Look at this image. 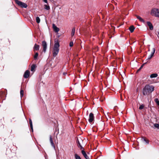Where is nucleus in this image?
Instances as JSON below:
<instances>
[{
  "label": "nucleus",
  "mask_w": 159,
  "mask_h": 159,
  "mask_svg": "<svg viewBox=\"0 0 159 159\" xmlns=\"http://www.w3.org/2000/svg\"><path fill=\"white\" fill-rule=\"evenodd\" d=\"M154 87L152 85H146L143 89L142 92L143 95H149L154 91Z\"/></svg>",
  "instance_id": "1"
},
{
  "label": "nucleus",
  "mask_w": 159,
  "mask_h": 159,
  "mask_svg": "<svg viewBox=\"0 0 159 159\" xmlns=\"http://www.w3.org/2000/svg\"><path fill=\"white\" fill-rule=\"evenodd\" d=\"M60 44L58 39L55 40L53 46L52 54L53 56L55 57L58 54L59 51Z\"/></svg>",
  "instance_id": "2"
},
{
  "label": "nucleus",
  "mask_w": 159,
  "mask_h": 159,
  "mask_svg": "<svg viewBox=\"0 0 159 159\" xmlns=\"http://www.w3.org/2000/svg\"><path fill=\"white\" fill-rule=\"evenodd\" d=\"M150 14L152 16L156 17H159V9L154 8L152 9Z\"/></svg>",
  "instance_id": "3"
},
{
  "label": "nucleus",
  "mask_w": 159,
  "mask_h": 159,
  "mask_svg": "<svg viewBox=\"0 0 159 159\" xmlns=\"http://www.w3.org/2000/svg\"><path fill=\"white\" fill-rule=\"evenodd\" d=\"M15 2L18 5L21 7L26 8L27 6L26 3L19 1L18 0H15Z\"/></svg>",
  "instance_id": "4"
},
{
  "label": "nucleus",
  "mask_w": 159,
  "mask_h": 159,
  "mask_svg": "<svg viewBox=\"0 0 159 159\" xmlns=\"http://www.w3.org/2000/svg\"><path fill=\"white\" fill-rule=\"evenodd\" d=\"M94 117L93 114L91 113L89 115V123H91L94 120Z\"/></svg>",
  "instance_id": "5"
},
{
  "label": "nucleus",
  "mask_w": 159,
  "mask_h": 159,
  "mask_svg": "<svg viewBox=\"0 0 159 159\" xmlns=\"http://www.w3.org/2000/svg\"><path fill=\"white\" fill-rule=\"evenodd\" d=\"M42 46L43 48V51L44 52H45L47 48V43L45 41H42Z\"/></svg>",
  "instance_id": "6"
},
{
  "label": "nucleus",
  "mask_w": 159,
  "mask_h": 159,
  "mask_svg": "<svg viewBox=\"0 0 159 159\" xmlns=\"http://www.w3.org/2000/svg\"><path fill=\"white\" fill-rule=\"evenodd\" d=\"M30 71L28 70H26L24 75V77L25 78H28L30 75Z\"/></svg>",
  "instance_id": "7"
},
{
  "label": "nucleus",
  "mask_w": 159,
  "mask_h": 159,
  "mask_svg": "<svg viewBox=\"0 0 159 159\" xmlns=\"http://www.w3.org/2000/svg\"><path fill=\"white\" fill-rule=\"evenodd\" d=\"M52 28L56 32H58L59 30V28L57 27L54 24H52Z\"/></svg>",
  "instance_id": "8"
},
{
  "label": "nucleus",
  "mask_w": 159,
  "mask_h": 159,
  "mask_svg": "<svg viewBox=\"0 0 159 159\" xmlns=\"http://www.w3.org/2000/svg\"><path fill=\"white\" fill-rule=\"evenodd\" d=\"M81 152L83 155L84 156V157L86 159H90L89 157L87 156L86 153L84 150H82Z\"/></svg>",
  "instance_id": "9"
},
{
  "label": "nucleus",
  "mask_w": 159,
  "mask_h": 159,
  "mask_svg": "<svg viewBox=\"0 0 159 159\" xmlns=\"http://www.w3.org/2000/svg\"><path fill=\"white\" fill-rule=\"evenodd\" d=\"M155 49L154 48H153V51L152 52L151 54V55L149 56L148 58V60H149V59H151V58L153 57V55H154V53H155Z\"/></svg>",
  "instance_id": "10"
},
{
  "label": "nucleus",
  "mask_w": 159,
  "mask_h": 159,
  "mask_svg": "<svg viewBox=\"0 0 159 159\" xmlns=\"http://www.w3.org/2000/svg\"><path fill=\"white\" fill-rule=\"evenodd\" d=\"M50 142L51 144L52 147H53L54 148H55V145L53 142L52 139V136L51 135H50Z\"/></svg>",
  "instance_id": "11"
},
{
  "label": "nucleus",
  "mask_w": 159,
  "mask_h": 159,
  "mask_svg": "<svg viewBox=\"0 0 159 159\" xmlns=\"http://www.w3.org/2000/svg\"><path fill=\"white\" fill-rule=\"evenodd\" d=\"M147 25L149 27V28L151 30H152L153 29V26L152 24L149 21L147 22Z\"/></svg>",
  "instance_id": "12"
},
{
  "label": "nucleus",
  "mask_w": 159,
  "mask_h": 159,
  "mask_svg": "<svg viewBox=\"0 0 159 159\" xmlns=\"http://www.w3.org/2000/svg\"><path fill=\"white\" fill-rule=\"evenodd\" d=\"M39 45L37 44L36 43L35 44L34 47V51H38L39 50Z\"/></svg>",
  "instance_id": "13"
},
{
  "label": "nucleus",
  "mask_w": 159,
  "mask_h": 159,
  "mask_svg": "<svg viewBox=\"0 0 159 159\" xmlns=\"http://www.w3.org/2000/svg\"><path fill=\"white\" fill-rule=\"evenodd\" d=\"M136 16L137 18L138 19H139L140 21L144 23H145L144 20L141 17H140V16H137V15H136Z\"/></svg>",
  "instance_id": "14"
},
{
  "label": "nucleus",
  "mask_w": 159,
  "mask_h": 159,
  "mask_svg": "<svg viewBox=\"0 0 159 159\" xmlns=\"http://www.w3.org/2000/svg\"><path fill=\"white\" fill-rule=\"evenodd\" d=\"M29 123L30 127L31 129L32 130V131L33 132V129L32 125V122L31 120L30 119H29Z\"/></svg>",
  "instance_id": "15"
},
{
  "label": "nucleus",
  "mask_w": 159,
  "mask_h": 159,
  "mask_svg": "<svg viewBox=\"0 0 159 159\" xmlns=\"http://www.w3.org/2000/svg\"><path fill=\"white\" fill-rule=\"evenodd\" d=\"M158 75L157 73H154V74H152L150 76V77L151 78H154L156 77Z\"/></svg>",
  "instance_id": "16"
},
{
  "label": "nucleus",
  "mask_w": 159,
  "mask_h": 159,
  "mask_svg": "<svg viewBox=\"0 0 159 159\" xmlns=\"http://www.w3.org/2000/svg\"><path fill=\"white\" fill-rule=\"evenodd\" d=\"M134 29L135 28L133 26H131L129 28V30L131 33H132L134 31Z\"/></svg>",
  "instance_id": "17"
},
{
  "label": "nucleus",
  "mask_w": 159,
  "mask_h": 159,
  "mask_svg": "<svg viewBox=\"0 0 159 159\" xmlns=\"http://www.w3.org/2000/svg\"><path fill=\"white\" fill-rule=\"evenodd\" d=\"M36 68V65L34 64H33L31 67V71H33Z\"/></svg>",
  "instance_id": "18"
},
{
  "label": "nucleus",
  "mask_w": 159,
  "mask_h": 159,
  "mask_svg": "<svg viewBox=\"0 0 159 159\" xmlns=\"http://www.w3.org/2000/svg\"><path fill=\"white\" fill-rule=\"evenodd\" d=\"M75 30L74 28H73L72 29L71 33V35L72 36H73L74 35L75 33Z\"/></svg>",
  "instance_id": "19"
},
{
  "label": "nucleus",
  "mask_w": 159,
  "mask_h": 159,
  "mask_svg": "<svg viewBox=\"0 0 159 159\" xmlns=\"http://www.w3.org/2000/svg\"><path fill=\"white\" fill-rule=\"evenodd\" d=\"M75 159H81L80 156H79L77 154H75Z\"/></svg>",
  "instance_id": "20"
},
{
  "label": "nucleus",
  "mask_w": 159,
  "mask_h": 159,
  "mask_svg": "<svg viewBox=\"0 0 159 159\" xmlns=\"http://www.w3.org/2000/svg\"><path fill=\"white\" fill-rule=\"evenodd\" d=\"M154 127L155 128L159 129V124H154Z\"/></svg>",
  "instance_id": "21"
},
{
  "label": "nucleus",
  "mask_w": 159,
  "mask_h": 159,
  "mask_svg": "<svg viewBox=\"0 0 159 159\" xmlns=\"http://www.w3.org/2000/svg\"><path fill=\"white\" fill-rule=\"evenodd\" d=\"M155 102H156L157 104L159 106V100L157 98H155L154 100Z\"/></svg>",
  "instance_id": "22"
},
{
  "label": "nucleus",
  "mask_w": 159,
  "mask_h": 159,
  "mask_svg": "<svg viewBox=\"0 0 159 159\" xmlns=\"http://www.w3.org/2000/svg\"><path fill=\"white\" fill-rule=\"evenodd\" d=\"M45 9L47 10H49L50 9V7L47 5H44Z\"/></svg>",
  "instance_id": "23"
},
{
  "label": "nucleus",
  "mask_w": 159,
  "mask_h": 159,
  "mask_svg": "<svg viewBox=\"0 0 159 159\" xmlns=\"http://www.w3.org/2000/svg\"><path fill=\"white\" fill-rule=\"evenodd\" d=\"M36 22L38 23H39L40 22V19L39 17H37L36 18Z\"/></svg>",
  "instance_id": "24"
},
{
  "label": "nucleus",
  "mask_w": 159,
  "mask_h": 159,
  "mask_svg": "<svg viewBox=\"0 0 159 159\" xmlns=\"http://www.w3.org/2000/svg\"><path fill=\"white\" fill-rule=\"evenodd\" d=\"M20 97L21 98L24 95V91L23 90H21L20 91Z\"/></svg>",
  "instance_id": "25"
},
{
  "label": "nucleus",
  "mask_w": 159,
  "mask_h": 159,
  "mask_svg": "<svg viewBox=\"0 0 159 159\" xmlns=\"http://www.w3.org/2000/svg\"><path fill=\"white\" fill-rule=\"evenodd\" d=\"M144 107V105L143 104H142L140 106L139 108L140 110H142L143 109Z\"/></svg>",
  "instance_id": "26"
},
{
  "label": "nucleus",
  "mask_w": 159,
  "mask_h": 159,
  "mask_svg": "<svg viewBox=\"0 0 159 159\" xmlns=\"http://www.w3.org/2000/svg\"><path fill=\"white\" fill-rule=\"evenodd\" d=\"M38 56V53L37 52L35 53V55L34 56V58L35 59H36L37 57Z\"/></svg>",
  "instance_id": "27"
},
{
  "label": "nucleus",
  "mask_w": 159,
  "mask_h": 159,
  "mask_svg": "<svg viewBox=\"0 0 159 159\" xmlns=\"http://www.w3.org/2000/svg\"><path fill=\"white\" fill-rule=\"evenodd\" d=\"M146 63H144L141 66V67H140V68L138 70H137V71H139L143 67V66L145 65V64H146Z\"/></svg>",
  "instance_id": "28"
},
{
  "label": "nucleus",
  "mask_w": 159,
  "mask_h": 159,
  "mask_svg": "<svg viewBox=\"0 0 159 159\" xmlns=\"http://www.w3.org/2000/svg\"><path fill=\"white\" fill-rule=\"evenodd\" d=\"M73 45V43L72 42H71L69 44V46L70 47H72Z\"/></svg>",
  "instance_id": "29"
},
{
  "label": "nucleus",
  "mask_w": 159,
  "mask_h": 159,
  "mask_svg": "<svg viewBox=\"0 0 159 159\" xmlns=\"http://www.w3.org/2000/svg\"><path fill=\"white\" fill-rule=\"evenodd\" d=\"M143 140L146 142V143H147V144L149 143V141L148 140H147L145 139H143Z\"/></svg>",
  "instance_id": "30"
},
{
  "label": "nucleus",
  "mask_w": 159,
  "mask_h": 159,
  "mask_svg": "<svg viewBox=\"0 0 159 159\" xmlns=\"http://www.w3.org/2000/svg\"><path fill=\"white\" fill-rule=\"evenodd\" d=\"M77 143L78 144V145H79L81 144V143H80L78 139H77Z\"/></svg>",
  "instance_id": "31"
},
{
  "label": "nucleus",
  "mask_w": 159,
  "mask_h": 159,
  "mask_svg": "<svg viewBox=\"0 0 159 159\" xmlns=\"http://www.w3.org/2000/svg\"><path fill=\"white\" fill-rule=\"evenodd\" d=\"M78 146L79 148H80V149H82L83 148L82 146H81V144L79 145H78Z\"/></svg>",
  "instance_id": "32"
},
{
  "label": "nucleus",
  "mask_w": 159,
  "mask_h": 159,
  "mask_svg": "<svg viewBox=\"0 0 159 159\" xmlns=\"http://www.w3.org/2000/svg\"><path fill=\"white\" fill-rule=\"evenodd\" d=\"M78 146L79 148H80V149H82L83 148L82 146H81V144L79 145H78Z\"/></svg>",
  "instance_id": "33"
},
{
  "label": "nucleus",
  "mask_w": 159,
  "mask_h": 159,
  "mask_svg": "<svg viewBox=\"0 0 159 159\" xmlns=\"http://www.w3.org/2000/svg\"><path fill=\"white\" fill-rule=\"evenodd\" d=\"M43 1L46 3H48L47 0H43Z\"/></svg>",
  "instance_id": "34"
},
{
  "label": "nucleus",
  "mask_w": 159,
  "mask_h": 159,
  "mask_svg": "<svg viewBox=\"0 0 159 159\" xmlns=\"http://www.w3.org/2000/svg\"><path fill=\"white\" fill-rule=\"evenodd\" d=\"M63 74H64V75H65L66 74V73H63Z\"/></svg>",
  "instance_id": "35"
},
{
  "label": "nucleus",
  "mask_w": 159,
  "mask_h": 159,
  "mask_svg": "<svg viewBox=\"0 0 159 159\" xmlns=\"http://www.w3.org/2000/svg\"><path fill=\"white\" fill-rule=\"evenodd\" d=\"M80 141H81V142H82L83 141L82 140H81V139H80Z\"/></svg>",
  "instance_id": "36"
},
{
  "label": "nucleus",
  "mask_w": 159,
  "mask_h": 159,
  "mask_svg": "<svg viewBox=\"0 0 159 159\" xmlns=\"http://www.w3.org/2000/svg\"><path fill=\"white\" fill-rule=\"evenodd\" d=\"M15 118H13V119L14 120Z\"/></svg>",
  "instance_id": "37"
},
{
  "label": "nucleus",
  "mask_w": 159,
  "mask_h": 159,
  "mask_svg": "<svg viewBox=\"0 0 159 159\" xmlns=\"http://www.w3.org/2000/svg\"><path fill=\"white\" fill-rule=\"evenodd\" d=\"M158 35H159V32H158Z\"/></svg>",
  "instance_id": "38"
}]
</instances>
